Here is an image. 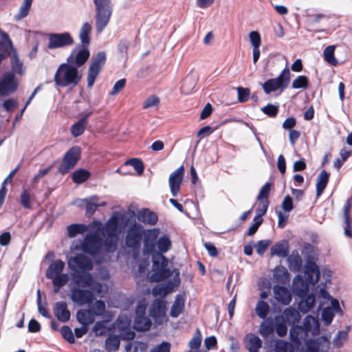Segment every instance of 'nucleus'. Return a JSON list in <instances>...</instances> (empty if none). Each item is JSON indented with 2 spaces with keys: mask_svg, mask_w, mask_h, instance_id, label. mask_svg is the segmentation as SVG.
<instances>
[{
  "mask_svg": "<svg viewBox=\"0 0 352 352\" xmlns=\"http://www.w3.org/2000/svg\"><path fill=\"white\" fill-rule=\"evenodd\" d=\"M91 30L92 27L89 23L85 22L82 24L79 32V38L82 45L89 46Z\"/></svg>",
  "mask_w": 352,
  "mask_h": 352,
  "instance_id": "nucleus-42",
  "label": "nucleus"
},
{
  "mask_svg": "<svg viewBox=\"0 0 352 352\" xmlns=\"http://www.w3.org/2000/svg\"><path fill=\"white\" fill-rule=\"evenodd\" d=\"M65 266V263L61 259H56L50 264L47 270L45 272V276L47 278H52L54 276L63 274Z\"/></svg>",
  "mask_w": 352,
  "mask_h": 352,
  "instance_id": "nucleus-27",
  "label": "nucleus"
},
{
  "mask_svg": "<svg viewBox=\"0 0 352 352\" xmlns=\"http://www.w3.org/2000/svg\"><path fill=\"white\" fill-rule=\"evenodd\" d=\"M87 226L83 223H72L67 227V235L74 238L79 234L84 233L87 230Z\"/></svg>",
  "mask_w": 352,
  "mask_h": 352,
  "instance_id": "nucleus-49",
  "label": "nucleus"
},
{
  "mask_svg": "<svg viewBox=\"0 0 352 352\" xmlns=\"http://www.w3.org/2000/svg\"><path fill=\"white\" fill-rule=\"evenodd\" d=\"M104 228L101 230L102 244L107 252L112 253L117 248L119 240V234L121 232L120 227L118 226L116 221H104Z\"/></svg>",
  "mask_w": 352,
  "mask_h": 352,
  "instance_id": "nucleus-7",
  "label": "nucleus"
},
{
  "mask_svg": "<svg viewBox=\"0 0 352 352\" xmlns=\"http://www.w3.org/2000/svg\"><path fill=\"white\" fill-rule=\"evenodd\" d=\"M48 279L52 280L54 292L58 293L61 287L67 283L69 280V276L66 273H63L52 278H49Z\"/></svg>",
  "mask_w": 352,
  "mask_h": 352,
  "instance_id": "nucleus-40",
  "label": "nucleus"
},
{
  "mask_svg": "<svg viewBox=\"0 0 352 352\" xmlns=\"http://www.w3.org/2000/svg\"><path fill=\"white\" fill-rule=\"evenodd\" d=\"M280 316L283 317V320H285L289 326L298 324L301 319L300 313L292 307L285 309Z\"/></svg>",
  "mask_w": 352,
  "mask_h": 352,
  "instance_id": "nucleus-28",
  "label": "nucleus"
},
{
  "mask_svg": "<svg viewBox=\"0 0 352 352\" xmlns=\"http://www.w3.org/2000/svg\"><path fill=\"white\" fill-rule=\"evenodd\" d=\"M91 114L92 111L87 112L81 118L72 125L70 131L74 137L77 138L84 133L85 126L88 124V118Z\"/></svg>",
  "mask_w": 352,
  "mask_h": 352,
  "instance_id": "nucleus-24",
  "label": "nucleus"
},
{
  "mask_svg": "<svg viewBox=\"0 0 352 352\" xmlns=\"http://www.w3.org/2000/svg\"><path fill=\"white\" fill-rule=\"evenodd\" d=\"M70 298L73 302L80 306L86 304L90 305L94 302V300H96V298L93 297L92 292L90 290L89 287H73L72 288Z\"/></svg>",
  "mask_w": 352,
  "mask_h": 352,
  "instance_id": "nucleus-12",
  "label": "nucleus"
},
{
  "mask_svg": "<svg viewBox=\"0 0 352 352\" xmlns=\"http://www.w3.org/2000/svg\"><path fill=\"white\" fill-rule=\"evenodd\" d=\"M185 299L181 294L175 296V301L170 310L172 318H177L184 310Z\"/></svg>",
  "mask_w": 352,
  "mask_h": 352,
  "instance_id": "nucleus-31",
  "label": "nucleus"
},
{
  "mask_svg": "<svg viewBox=\"0 0 352 352\" xmlns=\"http://www.w3.org/2000/svg\"><path fill=\"white\" fill-rule=\"evenodd\" d=\"M274 296L276 300L283 305H289L292 300L289 293L287 289L283 286L274 289Z\"/></svg>",
  "mask_w": 352,
  "mask_h": 352,
  "instance_id": "nucleus-37",
  "label": "nucleus"
},
{
  "mask_svg": "<svg viewBox=\"0 0 352 352\" xmlns=\"http://www.w3.org/2000/svg\"><path fill=\"white\" fill-rule=\"evenodd\" d=\"M60 332L63 338L69 344H74L76 342L75 336L68 325H63L60 329Z\"/></svg>",
  "mask_w": 352,
  "mask_h": 352,
  "instance_id": "nucleus-54",
  "label": "nucleus"
},
{
  "mask_svg": "<svg viewBox=\"0 0 352 352\" xmlns=\"http://www.w3.org/2000/svg\"><path fill=\"white\" fill-rule=\"evenodd\" d=\"M274 332V324L272 320L263 322L260 327V333L263 338H266Z\"/></svg>",
  "mask_w": 352,
  "mask_h": 352,
  "instance_id": "nucleus-57",
  "label": "nucleus"
},
{
  "mask_svg": "<svg viewBox=\"0 0 352 352\" xmlns=\"http://www.w3.org/2000/svg\"><path fill=\"white\" fill-rule=\"evenodd\" d=\"M124 165L132 166L138 175H142L144 172V164L141 160L138 158H131L125 162Z\"/></svg>",
  "mask_w": 352,
  "mask_h": 352,
  "instance_id": "nucleus-61",
  "label": "nucleus"
},
{
  "mask_svg": "<svg viewBox=\"0 0 352 352\" xmlns=\"http://www.w3.org/2000/svg\"><path fill=\"white\" fill-rule=\"evenodd\" d=\"M102 245L103 244L101 235L89 232L86 234L83 241H80L75 245V249L82 250L96 260L97 256L100 255Z\"/></svg>",
  "mask_w": 352,
  "mask_h": 352,
  "instance_id": "nucleus-5",
  "label": "nucleus"
},
{
  "mask_svg": "<svg viewBox=\"0 0 352 352\" xmlns=\"http://www.w3.org/2000/svg\"><path fill=\"white\" fill-rule=\"evenodd\" d=\"M120 338L119 336L109 334L104 342V348L107 352H116L119 350Z\"/></svg>",
  "mask_w": 352,
  "mask_h": 352,
  "instance_id": "nucleus-35",
  "label": "nucleus"
},
{
  "mask_svg": "<svg viewBox=\"0 0 352 352\" xmlns=\"http://www.w3.org/2000/svg\"><path fill=\"white\" fill-rule=\"evenodd\" d=\"M317 287H312V292L307 293L302 297H298L300 299L298 302V308L300 311L304 314L311 311L316 305L317 298Z\"/></svg>",
  "mask_w": 352,
  "mask_h": 352,
  "instance_id": "nucleus-15",
  "label": "nucleus"
},
{
  "mask_svg": "<svg viewBox=\"0 0 352 352\" xmlns=\"http://www.w3.org/2000/svg\"><path fill=\"white\" fill-rule=\"evenodd\" d=\"M47 47L50 50L64 48L74 44V40L69 32L51 33L48 36Z\"/></svg>",
  "mask_w": 352,
  "mask_h": 352,
  "instance_id": "nucleus-11",
  "label": "nucleus"
},
{
  "mask_svg": "<svg viewBox=\"0 0 352 352\" xmlns=\"http://www.w3.org/2000/svg\"><path fill=\"white\" fill-rule=\"evenodd\" d=\"M262 87L266 94H270V93L277 90L280 91V86H279L273 78L267 80L262 85Z\"/></svg>",
  "mask_w": 352,
  "mask_h": 352,
  "instance_id": "nucleus-59",
  "label": "nucleus"
},
{
  "mask_svg": "<svg viewBox=\"0 0 352 352\" xmlns=\"http://www.w3.org/2000/svg\"><path fill=\"white\" fill-rule=\"evenodd\" d=\"M270 311V306L264 300H259L256 306L255 312L256 314L262 319H265L268 315Z\"/></svg>",
  "mask_w": 352,
  "mask_h": 352,
  "instance_id": "nucleus-53",
  "label": "nucleus"
},
{
  "mask_svg": "<svg viewBox=\"0 0 352 352\" xmlns=\"http://www.w3.org/2000/svg\"><path fill=\"white\" fill-rule=\"evenodd\" d=\"M54 314L58 320L61 322H67L71 318V313L65 301H58L55 303Z\"/></svg>",
  "mask_w": 352,
  "mask_h": 352,
  "instance_id": "nucleus-22",
  "label": "nucleus"
},
{
  "mask_svg": "<svg viewBox=\"0 0 352 352\" xmlns=\"http://www.w3.org/2000/svg\"><path fill=\"white\" fill-rule=\"evenodd\" d=\"M311 284L300 274H297L293 279L292 290L294 296L302 297L309 292Z\"/></svg>",
  "mask_w": 352,
  "mask_h": 352,
  "instance_id": "nucleus-19",
  "label": "nucleus"
},
{
  "mask_svg": "<svg viewBox=\"0 0 352 352\" xmlns=\"http://www.w3.org/2000/svg\"><path fill=\"white\" fill-rule=\"evenodd\" d=\"M80 78L81 75L79 74L78 68L68 63L60 64L54 74L55 84L60 87H75Z\"/></svg>",
  "mask_w": 352,
  "mask_h": 352,
  "instance_id": "nucleus-1",
  "label": "nucleus"
},
{
  "mask_svg": "<svg viewBox=\"0 0 352 352\" xmlns=\"http://www.w3.org/2000/svg\"><path fill=\"white\" fill-rule=\"evenodd\" d=\"M90 290L92 292L93 297H95L96 293L100 297H104V294L107 292V286L104 285L102 283L97 281L94 279V281L91 282V284L89 286Z\"/></svg>",
  "mask_w": 352,
  "mask_h": 352,
  "instance_id": "nucleus-52",
  "label": "nucleus"
},
{
  "mask_svg": "<svg viewBox=\"0 0 352 352\" xmlns=\"http://www.w3.org/2000/svg\"><path fill=\"white\" fill-rule=\"evenodd\" d=\"M77 47L74 49L71 54L67 57V62L76 66L77 68L83 65L89 59L90 52L88 46H81V48L77 52Z\"/></svg>",
  "mask_w": 352,
  "mask_h": 352,
  "instance_id": "nucleus-14",
  "label": "nucleus"
},
{
  "mask_svg": "<svg viewBox=\"0 0 352 352\" xmlns=\"http://www.w3.org/2000/svg\"><path fill=\"white\" fill-rule=\"evenodd\" d=\"M301 253L304 256L305 260L309 261H316V258L314 252V246L309 243H305Z\"/></svg>",
  "mask_w": 352,
  "mask_h": 352,
  "instance_id": "nucleus-55",
  "label": "nucleus"
},
{
  "mask_svg": "<svg viewBox=\"0 0 352 352\" xmlns=\"http://www.w3.org/2000/svg\"><path fill=\"white\" fill-rule=\"evenodd\" d=\"M174 276L173 280H168L162 283L164 287V290L167 292V295L172 293L175 288L178 287L181 284L180 272L177 268H173Z\"/></svg>",
  "mask_w": 352,
  "mask_h": 352,
  "instance_id": "nucleus-33",
  "label": "nucleus"
},
{
  "mask_svg": "<svg viewBox=\"0 0 352 352\" xmlns=\"http://www.w3.org/2000/svg\"><path fill=\"white\" fill-rule=\"evenodd\" d=\"M196 85V79L192 75H188L183 80L181 91L184 94H190Z\"/></svg>",
  "mask_w": 352,
  "mask_h": 352,
  "instance_id": "nucleus-47",
  "label": "nucleus"
},
{
  "mask_svg": "<svg viewBox=\"0 0 352 352\" xmlns=\"http://www.w3.org/2000/svg\"><path fill=\"white\" fill-rule=\"evenodd\" d=\"M269 206L268 200H258L252 207V211L255 212V216L252 220H263L262 217L266 213Z\"/></svg>",
  "mask_w": 352,
  "mask_h": 352,
  "instance_id": "nucleus-34",
  "label": "nucleus"
},
{
  "mask_svg": "<svg viewBox=\"0 0 352 352\" xmlns=\"http://www.w3.org/2000/svg\"><path fill=\"white\" fill-rule=\"evenodd\" d=\"M245 338L248 340L246 348L249 352H258L262 346L261 339L254 333H248Z\"/></svg>",
  "mask_w": 352,
  "mask_h": 352,
  "instance_id": "nucleus-36",
  "label": "nucleus"
},
{
  "mask_svg": "<svg viewBox=\"0 0 352 352\" xmlns=\"http://www.w3.org/2000/svg\"><path fill=\"white\" fill-rule=\"evenodd\" d=\"M76 320L82 325H89L93 323L95 318L90 309H81L76 312Z\"/></svg>",
  "mask_w": 352,
  "mask_h": 352,
  "instance_id": "nucleus-29",
  "label": "nucleus"
},
{
  "mask_svg": "<svg viewBox=\"0 0 352 352\" xmlns=\"http://www.w3.org/2000/svg\"><path fill=\"white\" fill-rule=\"evenodd\" d=\"M120 226L131 225L125 236V245L131 249L133 255L138 253L145 229L137 221H116Z\"/></svg>",
  "mask_w": 352,
  "mask_h": 352,
  "instance_id": "nucleus-3",
  "label": "nucleus"
},
{
  "mask_svg": "<svg viewBox=\"0 0 352 352\" xmlns=\"http://www.w3.org/2000/svg\"><path fill=\"white\" fill-rule=\"evenodd\" d=\"M289 338L296 346L301 344V340H304V331L298 324L290 325Z\"/></svg>",
  "mask_w": 352,
  "mask_h": 352,
  "instance_id": "nucleus-32",
  "label": "nucleus"
},
{
  "mask_svg": "<svg viewBox=\"0 0 352 352\" xmlns=\"http://www.w3.org/2000/svg\"><path fill=\"white\" fill-rule=\"evenodd\" d=\"M18 87V83L14 73H6L0 79V94L8 95L14 93Z\"/></svg>",
  "mask_w": 352,
  "mask_h": 352,
  "instance_id": "nucleus-16",
  "label": "nucleus"
},
{
  "mask_svg": "<svg viewBox=\"0 0 352 352\" xmlns=\"http://www.w3.org/2000/svg\"><path fill=\"white\" fill-rule=\"evenodd\" d=\"M152 321L146 316L135 317L133 322V328L138 332L148 331L152 326Z\"/></svg>",
  "mask_w": 352,
  "mask_h": 352,
  "instance_id": "nucleus-30",
  "label": "nucleus"
},
{
  "mask_svg": "<svg viewBox=\"0 0 352 352\" xmlns=\"http://www.w3.org/2000/svg\"><path fill=\"white\" fill-rule=\"evenodd\" d=\"M309 85V79L306 76H298L295 80L292 82V88L293 89H307Z\"/></svg>",
  "mask_w": 352,
  "mask_h": 352,
  "instance_id": "nucleus-58",
  "label": "nucleus"
},
{
  "mask_svg": "<svg viewBox=\"0 0 352 352\" xmlns=\"http://www.w3.org/2000/svg\"><path fill=\"white\" fill-rule=\"evenodd\" d=\"M95 6V28L101 33L109 24L113 10L111 0H93Z\"/></svg>",
  "mask_w": 352,
  "mask_h": 352,
  "instance_id": "nucleus-2",
  "label": "nucleus"
},
{
  "mask_svg": "<svg viewBox=\"0 0 352 352\" xmlns=\"http://www.w3.org/2000/svg\"><path fill=\"white\" fill-rule=\"evenodd\" d=\"M274 331L280 337H284L287 335L289 324L283 320L280 316H276L274 320Z\"/></svg>",
  "mask_w": 352,
  "mask_h": 352,
  "instance_id": "nucleus-38",
  "label": "nucleus"
},
{
  "mask_svg": "<svg viewBox=\"0 0 352 352\" xmlns=\"http://www.w3.org/2000/svg\"><path fill=\"white\" fill-rule=\"evenodd\" d=\"M95 303L94 302L88 305L89 309L92 312L94 316H104L105 314H109V312L106 311V305L104 301L102 300H94Z\"/></svg>",
  "mask_w": 352,
  "mask_h": 352,
  "instance_id": "nucleus-44",
  "label": "nucleus"
},
{
  "mask_svg": "<svg viewBox=\"0 0 352 352\" xmlns=\"http://www.w3.org/2000/svg\"><path fill=\"white\" fill-rule=\"evenodd\" d=\"M348 338V331L345 330H340L336 333L333 338V344L337 347H341L344 342Z\"/></svg>",
  "mask_w": 352,
  "mask_h": 352,
  "instance_id": "nucleus-63",
  "label": "nucleus"
},
{
  "mask_svg": "<svg viewBox=\"0 0 352 352\" xmlns=\"http://www.w3.org/2000/svg\"><path fill=\"white\" fill-rule=\"evenodd\" d=\"M329 179V173L322 170L317 177L316 195L319 197L324 190Z\"/></svg>",
  "mask_w": 352,
  "mask_h": 352,
  "instance_id": "nucleus-39",
  "label": "nucleus"
},
{
  "mask_svg": "<svg viewBox=\"0 0 352 352\" xmlns=\"http://www.w3.org/2000/svg\"><path fill=\"white\" fill-rule=\"evenodd\" d=\"M152 257V274L150 276L151 282H160L166 280L173 274V270L168 267V259L160 253H156Z\"/></svg>",
  "mask_w": 352,
  "mask_h": 352,
  "instance_id": "nucleus-4",
  "label": "nucleus"
},
{
  "mask_svg": "<svg viewBox=\"0 0 352 352\" xmlns=\"http://www.w3.org/2000/svg\"><path fill=\"white\" fill-rule=\"evenodd\" d=\"M316 344L318 345V349L319 351L325 352L329 349L330 341L329 338L325 336H321L315 339Z\"/></svg>",
  "mask_w": 352,
  "mask_h": 352,
  "instance_id": "nucleus-62",
  "label": "nucleus"
},
{
  "mask_svg": "<svg viewBox=\"0 0 352 352\" xmlns=\"http://www.w3.org/2000/svg\"><path fill=\"white\" fill-rule=\"evenodd\" d=\"M302 331H304V339L307 337L309 333L313 336L318 335L320 333V323L314 316L311 315L306 316L300 325Z\"/></svg>",
  "mask_w": 352,
  "mask_h": 352,
  "instance_id": "nucleus-18",
  "label": "nucleus"
},
{
  "mask_svg": "<svg viewBox=\"0 0 352 352\" xmlns=\"http://www.w3.org/2000/svg\"><path fill=\"white\" fill-rule=\"evenodd\" d=\"M275 352H292L290 344L287 341L278 340L276 343Z\"/></svg>",
  "mask_w": 352,
  "mask_h": 352,
  "instance_id": "nucleus-64",
  "label": "nucleus"
},
{
  "mask_svg": "<svg viewBox=\"0 0 352 352\" xmlns=\"http://www.w3.org/2000/svg\"><path fill=\"white\" fill-rule=\"evenodd\" d=\"M273 276L274 280L280 283H284L289 279V272L283 265H278L274 268Z\"/></svg>",
  "mask_w": 352,
  "mask_h": 352,
  "instance_id": "nucleus-48",
  "label": "nucleus"
},
{
  "mask_svg": "<svg viewBox=\"0 0 352 352\" xmlns=\"http://www.w3.org/2000/svg\"><path fill=\"white\" fill-rule=\"evenodd\" d=\"M72 274V282L76 285V287H89L94 278L91 273L82 270H73Z\"/></svg>",
  "mask_w": 352,
  "mask_h": 352,
  "instance_id": "nucleus-17",
  "label": "nucleus"
},
{
  "mask_svg": "<svg viewBox=\"0 0 352 352\" xmlns=\"http://www.w3.org/2000/svg\"><path fill=\"white\" fill-rule=\"evenodd\" d=\"M305 279L311 284V286L316 287L318 283L321 272L319 266L316 261H306L303 266Z\"/></svg>",
  "mask_w": 352,
  "mask_h": 352,
  "instance_id": "nucleus-13",
  "label": "nucleus"
},
{
  "mask_svg": "<svg viewBox=\"0 0 352 352\" xmlns=\"http://www.w3.org/2000/svg\"><path fill=\"white\" fill-rule=\"evenodd\" d=\"M184 174V168L183 166L174 170L169 177V186L171 195L176 197L180 190Z\"/></svg>",
  "mask_w": 352,
  "mask_h": 352,
  "instance_id": "nucleus-20",
  "label": "nucleus"
},
{
  "mask_svg": "<svg viewBox=\"0 0 352 352\" xmlns=\"http://www.w3.org/2000/svg\"><path fill=\"white\" fill-rule=\"evenodd\" d=\"M261 111L270 118H275L279 111V105L278 104H267L266 106L261 109Z\"/></svg>",
  "mask_w": 352,
  "mask_h": 352,
  "instance_id": "nucleus-60",
  "label": "nucleus"
},
{
  "mask_svg": "<svg viewBox=\"0 0 352 352\" xmlns=\"http://www.w3.org/2000/svg\"><path fill=\"white\" fill-rule=\"evenodd\" d=\"M80 156V148L74 146L69 148L63 157L61 164L58 167V173L65 175L77 164Z\"/></svg>",
  "mask_w": 352,
  "mask_h": 352,
  "instance_id": "nucleus-8",
  "label": "nucleus"
},
{
  "mask_svg": "<svg viewBox=\"0 0 352 352\" xmlns=\"http://www.w3.org/2000/svg\"><path fill=\"white\" fill-rule=\"evenodd\" d=\"M305 345L302 346L300 352H320L318 349V345L315 341V338H307L305 337Z\"/></svg>",
  "mask_w": 352,
  "mask_h": 352,
  "instance_id": "nucleus-56",
  "label": "nucleus"
},
{
  "mask_svg": "<svg viewBox=\"0 0 352 352\" xmlns=\"http://www.w3.org/2000/svg\"><path fill=\"white\" fill-rule=\"evenodd\" d=\"M90 176L91 173L89 171L83 168H80L76 170L72 173V179L74 183L80 184L86 182Z\"/></svg>",
  "mask_w": 352,
  "mask_h": 352,
  "instance_id": "nucleus-50",
  "label": "nucleus"
},
{
  "mask_svg": "<svg viewBox=\"0 0 352 352\" xmlns=\"http://www.w3.org/2000/svg\"><path fill=\"white\" fill-rule=\"evenodd\" d=\"M172 245V242L170 239V236L167 234H164L158 238L157 243L156 247L157 248L158 253L163 254L167 252L170 248Z\"/></svg>",
  "mask_w": 352,
  "mask_h": 352,
  "instance_id": "nucleus-46",
  "label": "nucleus"
},
{
  "mask_svg": "<svg viewBox=\"0 0 352 352\" xmlns=\"http://www.w3.org/2000/svg\"><path fill=\"white\" fill-rule=\"evenodd\" d=\"M89 259L84 255L78 254L68 261V267L72 270H80L83 268Z\"/></svg>",
  "mask_w": 352,
  "mask_h": 352,
  "instance_id": "nucleus-41",
  "label": "nucleus"
},
{
  "mask_svg": "<svg viewBox=\"0 0 352 352\" xmlns=\"http://www.w3.org/2000/svg\"><path fill=\"white\" fill-rule=\"evenodd\" d=\"M288 267L291 272H298L302 270V261L297 250H294L287 256Z\"/></svg>",
  "mask_w": 352,
  "mask_h": 352,
  "instance_id": "nucleus-25",
  "label": "nucleus"
},
{
  "mask_svg": "<svg viewBox=\"0 0 352 352\" xmlns=\"http://www.w3.org/2000/svg\"><path fill=\"white\" fill-rule=\"evenodd\" d=\"M323 305L324 302L320 301L318 307V310L322 311L321 318L324 324L329 325L333 320L335 313L333 310H331V307L323 308Z\"/></svg>",
  "mask_w": 352,
  "mask_h": 352,
  "instance_id": "nucleus-45",
  "label": "nucleus"
},
{
  "mask_svg": "<svg viewBox=\"0 0 352 352\" xmlns=\"http://www.w3.org/2000/svg\"><path fill=\"white\" fill-rule=\"evenodd\" d=\"M160 230L158 228H152L145 230L143 234L144 247L142 253L144 256L155 255L158 252L156 250V245L158 240Z\"/></svg>",
  "mask_w": 352,
  "mask_h": 352,
  "instance_id": "nucleus-9",
  "label": "nucleus"
},
{
  "mask_svg": "<svg viewBox=\"0 0 352 352\" xmlns=\"http://www.w3.org/2000/svg\"><path fill=\"white\" fill-rule=\"evenodd\" d=\"M290 76L291 74L289 68L285 67L276 78H273L280 86V91H283L288 87L290 82Z\"/></svg>",
  "mask_w": 352,
  "mask_h": 352,
  "instance_id": "nucleus-43",
  "label": "nucleus"
},
{
  "mask_svg": "<svg viewBox=\"0 0 352 352\" xmlns=\"http://www.w3.org/2000/svg\"><path fill=\"white\" fill-rule=\"evenodd\" d=\"M108 220H158L157 215L148 208H142L137 214L134 210L129 208L119 209L113 212Z\"/></svg>",
  "mask_w": 352,
  "mask_h": 352,
  "instance_id": "nucleus-6",
  "label": "nucleus"
},
{
  "mask_svg": "<svg viewBox=\"0 0 352 352\" xmlns=\"http://www.w3.org/2000/svg\"><path fill=\"white\" fill-rule=\"evenodd\" d=\"M334 52L335 47L333 45L327 46L323 52L324 60L332 66H336L338 64V61L334 56Z\"/></svg>",
  "mask_w": 352,
  "mask_h": 352,
  "instance_id": "nucleus-51",
  "label": "nucleus"
},
{
  "mask_svg": "<svg viewBox=\"0 0 352 352\" xmlns=\"http://www.w3.org/2000/svg\"><path fill=\"white\" fill-rule=\"evenodd\" d=\"M166 310V301L164 299H155L149 310V315L152 317L157 324H161L162 322L157 321V318L164 316Z\"/></svg>",
  "mask_w": 352,
  "mask_h": 352,
  "instance_id": "nucleus-21",
  "label": "nucleus"
},
{
  "mask_svg": "<svg viewBox=\"0 0 352 352\" xmlns=\"http://www.w3.org/2000/svg\"><path fill=\"white\" fill-rule=\"evenodd\" d=\"M271 256L285 258L289 255V243L285 240L276 242L270 248Z\"/></svg>",
  "mask_w": 352,
  "mask_h": 352,
  "instance_id": "nucleus-26",
  "label": "nucleus"
},
{
  "mask_svg": "<svg viewBox=\"0 0 352 352\" xmlns=\"http://www.w3.org/2000/svg\"><path fill=\"white\" fill-rule=\"evenodd\" d=\"M107 60V56L104 52H99L93 58L87 74V86L91 87L95 82V80L99 74L102 67Z\"/></svg>",
  "mask_w": 352,
  "mask_h": 352,
  "instance_id": "nucleus-10",
  "label": "nucleus"
},
{
  "mask_svg": "<svg viewBox=\"0 0 352 352\" xmlns=\"http://www.w3.org/2000/svg\"><path fill=\"white\" fill-rule=\"evenodd\" d=\"M97 201H99V197L98 195H91L78 200V204L79 206L85 207L86 215L89 218L98 209Z\"/></svg>",
  "mask_w": 352,
  "mask_h": 352,
  "instance_id": "nucleus-23",
  "label": "nucleus"
}]
</instances>
